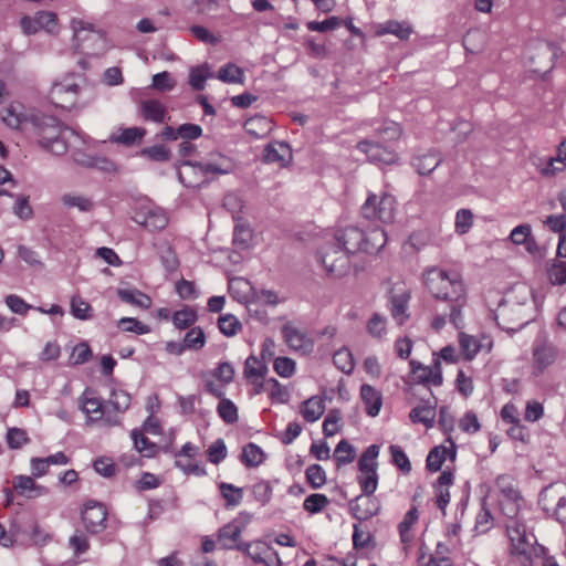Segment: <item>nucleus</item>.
<instances>
[{"label": "nucleus", "instance_id": "9d476101", "mask_svg": "<svg viewBox=\"0 0 566 566\" xmlns=\"http://www.w3.org/2000/svg\"><path fill=\"white\" fill-rule=\"evenodd\" d=\"M539 504L557 521L566 523V485L552 484L545 488L539 495Z\"/></svg>", "mask_w": 566, "mask_h": 566}, {"label": "nucleus", "instance_id": "1a4fd4ad", "mask_svg": "<svg viewBox=\"0 0 566 566\" xmlns=\"http://www.w3.org/2000/svg\"><path fill=\"white\" fill-rule=\"evenodd\" d=\"M361 213L369 220L391 222L395 217V198L386 193L380 197L370 195L361 207Z\"/></svg>", "mask_w": 566, "mask_h": 566}, {"label": "nucleus", "instance_id": "864d4df0", "mask_svg": "<svg viewBox=\"0 0 566 566\" xmlns=\"http://www.w3.org/2000/svg\"><path fill=\"white\" fill-rule=\"evenodd\" d=\"M363 495H373L378 485L377 471L360 472L357 478Z\"/></svg>", "mask_w": 566, "mask_h": 566}, {"label": "nucleus", "instance_id": "a211bd4d", "mask_svg": "<svg viewBox=\"0 0 566 566\" xmlns=\"http://www.w3.org/2000/svg\"><path fill=\"white\" fill-rule=\"evenodd\" d=\"M129 394L122 389H114L109 399L105 402L106 416L104 418V423L108 427L120 424V420L117 417H113L111 411L116 413L124 412L129 408Z\"/></svg>", "mask_w": 566, "mask_h": 566}, {"label": "nucleus", "instance_id": "338daca9", "mask_svg": "<svg viewBox=\"0 0 566 566\" xmlns=\"http://www.w3.org/2000/svg\"><path fill=\"white\" fill-rule=\"evenodd\" d=\"M389 450L392 463L397 465L403 473H409L411 471V463L402 448L396 444H391Z\"/></svg>", "mask_w": 566, "mask_h": 566}, {"label": "nucleus", "instance_id": "7c9ffc66", "mask_svg": "<svg viewBox=\"0 0 566 566\" xmlns=\"http://www.w3.org/2000/svg\"><path fill=\"white\" fill-rule=\"evenodd\" d=\"M325 411L324 398L312 396L301 405L300 412L307 422L317 421Z\"/></svg>", "mask_w": 566, "mask_h": 566}, {"label": "nucleus", "instance_id": "20e7f679", "mask_svg": "<svg viewBox=\"0 0 566 566\" xmlns=\"http://www.w3.org/2000/svg\"><path fill=\"white\" fill-rule=\"evenodd\" d=\"M333 240L350 255L357 252L374 254L386 245L387 233L381 228H373L365 232L358 227L350 226L338 229Z\"/></svg>", "mask_w": 566, "mask_h": 566}, {"label": "nucleus", "instance_id": "ddd939ff", "mask_svg": "<svg viewBox=\"0 0 566 566\" xmlns=\"http://www.w3.org/2000/svg\"><path fill=\"white\" fill-rule=\"evenodd\" d=\"M282 335L287 346L295 353L307 356L314 350V339L305 329L297 328L292 323L282 327Z\"/></svg>", "mask_w": 566, "mask_h": 566}, {"label": "nucleus", "instance_id": "052dcab7", "mask_svg": "<svg viewBox=\"0 0 566 566\" xmlns=\"http://www.w3.org/2000/svg\"><path fill=\"white\" fill-rule=\"evenodd\" d=\"M306 481L313 489H319L326 483V473L322 465L312 464L306 469Z\"/></svg>", "mask_w": 566, "mask_h": 566}, {"label": "nucleus", "instance_id": "c85d7f7f", "mask_svg": "<svg viewBox=\"0 0 566 566\" xmlns=\"http://www.w3.org/2000/svg\"><path fill=\"white\" fill-rule=\"evenodd\" d=\"M140 114L145 120L164 123L167 108L158 99H145L140 103Z\"/></svg>", "mask_w": 566, "mask_h": 566}, {"label": "nucleus", "instance_id": "39448f33", "mask_svg": "<svg viewBox=\"0 0 566 566\" xmlns=\"http://www.w3.org/2000/svg\"><path fill=\"white\" fill-rule=\"evenodd\" d=\"M184 170L178 171L179 181L187 188H200L210 181V175H223L228 169L212 163L184 160L180 164Z\"/></svg>", "mask_w": 566, "mask_h": 566}, {"label": "nucleus", "instance_id": "f8f14e48", "mask_svg": "<svg viewBox=\"0 0 566 566\" xmlns=\"http://www.w3.org/2000/svg\"><path fill=\"white\" fill-rule=\"evenodd\" d=\"M107 507L97 501L85 502L81 512L84 528L90 535L101 534L107 527Z\"/></svg>", "mask_w": 566, "mask_h": 566}, {"label": "nucleus", "instance_id": "0e129e2a", "mask_svg": "<svg viewBox=\"0 0 566 566\" xmlns=\"http://www.w3.org/2000/svg\"><path fill=\"white\" fill-rule=\"evenodd\" d=\"M412 29L407 23H400L398 21H387L382 25L381 33H389L398 36L401 40H406L410 36Z\"/></svg>", "mask_w": 566, "mask_h": 566}, {"label": "nucleus", "instance_id": "e433bc0d", "mask_svg": "<svg viewBox=\"0 0 566 566\" xmlns=\"http://www.w3.org/2000/svg\"><path fill=\"white\" fill-rule=\"evenodd\" d=\"M268 367L264 364H259L258 367L250 366V386L254 394H261L271 388L268 379H264Z\"/></svg>", "mask_w": 566, "mask_h": 566}, {"label": "nucleus", "instance_id": "4d7b16f0", "mask_svg": "<svg viewBox=\"0 0 566 566\" xmlns=\"http://www.w3.org/2000/svg\"><path fill=\"white\" fill-rule=\"evenodd\" d=\"M277 294L270 290H262L260 292L250 287V304L258 303L261 305L275 306L280 303Z\"/></svg>", "mask_w": 566, "mask_h": 566}, {"label": "nucleus", "instance_id": "7ed1b4c3", "mask_svg": "<svg viewBox=\"0 0 566 566\" xmlns=\"http://www.w3.org/2000/svg\"><path fill=\"white\" fill-rule=\"evenodd\" d=\"M31 125V133L38 138L39 145L54 155H64L67 144L61 135L70 129L57 117L44 113L32 114L24 118Z\"/></svg>", "mask_w": 566, "mask_h": 566}, {"label": "nucleus", "instance_id": "e2e57ef3", "mask_svg": "<svg viewBox=\"0 0 566 566\" xmlns=\"http://www.w3.org/2000/svg\"><path fill=\"white\" fill-rule=\"evenodd\" d=\"M93 356L92 349L87 343L83 342L74 346L71 356L70 364L73 366L82 365L87 363Z\"/></svg>", "mask_w": 566, "mask_h": 566}, {"label": "nucleus", "instance_id": "393cba45", "mask_svg": "<svg viewBox=\"0 0 566 566\" xmlns=\"http://www.w3.org/2000/svg\"><path fill=\"white\" fill-rule=\"evenodd\" d=\"M360 398L368 416L376 417L379 415L382 407V395L378 389L371 385L364 384L360 386Z\"/></svg>", "mask_w": 566, "mask_h": 566}, {"label": "nucleus", "instance_id": "f03ea898", "mask_svg": "<svg viewBox=\"0 0 566 566\" xmlns=\"http://www.w3.org/2000/svg\"><path fill=\"white\" fill-rule=\"evenodd\" d=\"M495 485L500 492L499 503L501 511L509 518L506 522V533L511 542V553L521 558L523 566H533L534 557H539V553H544V547L534 546V535L527 533L525 525L517 520L518 512L524 502L523 497L510 475H499L495 480Z\"/></svg>", "mask_w": 566, "mask_h": 566}, {"label": "nucleus", "instance_id": "69168bd1", "mask_svg": "<svg viewBox=\"0 0 566 566\" xmlns=\"http://www.w3.org/2000/svg\"><path fill=\"white\" fill-rule=\"evenodd\" d=\"M218 327L223 335L230 337L235 335L238 329L241 328V323L235 316L226 314L219 317Z\"/></svg>", "mask_w": 566, "mask_h": 566}, {"label": "nucleus", "instance_id": "de8ad7c7", "mask_svg": "<svg viewBox=\"0 0 566 566\" xmlns=\"http://www.w3.org/2000/svg\"><path fill=\"white\" fill-rule=\"evenodd\" d=\"M212 73L208 64L191 69L189 74V84L195 91H201L205 88L207 78L211 77Z\"/></svg>", "mask_w": 566, "mask_h": 566}, {"label": "nucleus", "instance_id": "13d9d810", "mask_svg": "<svg viewBox=\"0 0 566 566\" xmlns=\"http://www.w3.org/2000/svg\"><path fill=\"white\" fill-rule=\"evenodd\" d=\"M547 275L553 285L566 284V261L555 260L548 268Z\"/></svg>", "mask_w": 566, "mask_h": 566}, {"label": "nucleus", "instance_id": "58836bf2", "mask_svg": "<svg viewBox=\"0 0 566 566\" xmlns=\"http://www.w3.org/2000/svg\"><path fill=\"white\" fill-rule=\"evenodd\" d=\"M379 455V447L377 444L369 446L358 460V470L359 472H368L369 470L377 471L378 462L377 458Z\"/></svg>", "mask_w": 566, "mask_h": 566}, {"label": "nucleus", "instance_id": "37998d69", "mask_svg": "<svg viewBox=\"0 0 566 566\" xmlns=\"http://www.w3.org/2000/svg\"><path fill=\"white\" fill-rule=\"evenodd\" d=\"M61 201L66 208H77L82 212H88L94 209L93 200L85 196L65 193L62 196Z\"/></svg>", "mask_w": 566, "mask_h": 566}, {"label": "nucleus", "instance_id": "bb28decb", "mask_svg": "<svg viewBox=\"0 0 566 566\" xmlns=\"http://www.w3.org/2000/svg\"><path fill=\"white\" fill-rule=\"evenodd\" d=\"M409 418L413 423H422L427 429L434 426L436 405L430 401L418 405L409 412Z\"/></svg>", "mask_w": 566, "mask_h": 566}, {"label": "nucleus", "instance_id": "603ef678", "mask_svg": "<svg viewBox=\"0 0 566 566\" xmlns=\"http://www.w3.org/2000/svg\"><path fill=\"white\" fill-rule=\"evenodd\" d=\"M329 504V500L325 494L313 493L305 497L303 507L311 514L322 512Z\"/></svg>", "mask_w": 566, "mask_h": 566}, {"label": "nucleus", "instance_id": "473e14b6", "mask_svg": "<svg viewBox=\"0 0 566 566\" xmlns=\"http://www.w3.org/2000/svg\"><path fill=\"white\" fill-rule=\"evenodd\" d=\"M130 437L134 442V448L144 457L154 458L157 455L159 447L155 442H151L147 437H145L143 430L133 429Z\"/></svg>", "mask_w": 566, "mask_h": 566}, {"label": "nucleus", "instance_id": "6e6552de", "mask_svg": "<svg viewBox=\"0 0 566 566\" xmlns=\"http://www.w3.org/2000/svg\"><path fill=\"white\" fill-rule=\"evenodd\" d=\"M557 346L546 337H536L532 347V374L536 377L544 374L558 359Z\"/></svg>", "mask_w": 566, "mask_h": 566}, {"label": "nucleus", "instance_id": "a878e982", "mask_svg": "<svg viewBox=\"0 0 566 566\" xmlns=\"http://www.w3.org/2000/svg\"><path fill=\"white\" fill-rule=\"evenodd\" d=\"M451 447H434L427 455L426 467L431 472H437L441 469L443 462L449 455L451 459L455 458V444L451 438L447 439Z\"/></svg>", "mask_w": 566, "mask_h": 566}, {"label": "nucleus", "instance_id": "dca6fc26", "mask_svg": "<svg viewBox=\"0 0 566 566\" xmlns=\"http://www.w3.org/2000/svg\"><path fill=\"white\" fill-rule=\"evenodd\" d=\"M80 86L75 83H55L50 91V101L55 107L71 111L77 104Z\"/></svg>", "mask_w": 566, "mask_h": 566}, {"label": "nucleus", "instance_id": "2eb2a0df", "mask_svg": "<svg viewBox=\"0 0 566 566\" xmlns=\"http://www.w3.org/2000/svg\"><path fill=\"white\" fill-rule=\"evenodd\" d=\"M357 149L366 154L368 160L374 164L392 165L398 160L396 151L381 145L379 142L361 140L357 144Z\"/></svg>", "mask_w": 566, "mask_h": 566}, {"label": "nucleus", "instance_id": "f3484780", "mask_svg": "<svg viewBox=\"0 0 566 566\" xmlns=\"http://www.w3.org/2000/svg\"><path fill=\"white\" fill-rule=\"evenodd\" d=\"M349 511L358 521H367L379 513L380 503L375 496L361 493L349 502Z\"/></svg>", "mask_w": 566, "mask_h": 566}, {"label": "nucleus", "instance_id": "a18cd8bd", "mask_svg": "<svg viewBox=\"0 0 566 566\" xmlns=\"http://www.w3.org/2000/svg\"><path fill=\"white\" fill-rule=\"evenodd\" d=\"M272 128V122L268 117L261 115L250 116V136L264 137Z\"/></svg>", "mask_w": 566, "mask_h": 566}, {"label": "nucleus", "instance_id": "423d86ee", "mask_svg": "<svg viewBox=\"0 0 566 566\" xmlns=\"http://www.w3.org/2000/svg\"><path fill=\"white\" fill-rule=\"evenodd\" d=\"M318 259L326 273L333 277H344L350 271V254L334 240L319 249Z\"/></svg>", "mask_w": 566, "mask_h": 566}, {"label": "nucleus", "instance_id": "680f3d73", "mask_svg": "<svg viewBox=\"0 0 566 566\" xmlns=\"http://www.w3.org/2000/svg\"><path fill=\"white\" fill-rule=\"evenodd\" d=\"M118 327L124 332H132L137 335H144L150 332V327L135 317H122L118 321Z\"/></svg>", "mask_w": 566, "mask_h": 566}, {"label": "nucleus", "instance_id": "f704fd0d", "mask_svg": "<svg viewBox=\"0 0 566 566\" xmlns=\"http://www.w3.org/2000/svg\"><path fill=\"white\" fill-rule=\"evenodd\" d=\"M117 295L123 302L144 310L151 306V298L137 289H118Z\"/></svg>", "mask_w": 566, "mask_h": 566}, {"label": "nucleus", "instance_id": "5fc2aeb1", "mask_svg": "<svg viewBox=\"0 0 566 566\" xmlns=\"http://www.w3.org/2000/svg\"><path fill=\"white\" fill-rule=\"evenodd\" d=\"M219 399H220V401H219V405L217 408L219 417L226 423L237 422L238 409H237L235 405L231 400L224 398V396Z\"/></svg>", "mask_w": 566, "mask_h": 566}, {"label": "nucleus", "instance_id": "8fccbe9b", "mask_svg": "<svg viewBox=\"0 0 566 566\" xmlns=\"http://www.w3.org/2000/svg\"><path fill=\"white\" fill-rule=\"evenodd\" d=\"M8 448L17 450L30 442V438L25 430L17 427L9 428L6 434Z\"/></svg>", "mask_w": 566, "mask_h": 566}, {"label": "nucleus", "instance_id": "bf43d9fd", "mask_svg": "<svg viewBox=\"0 0 566 566\" xmlns=\"http://www.w3.org/2000/svg\"><path fill=\"white\" fill-rule=\"evenodd\" d=\"M342 412L338 409H331L323 422V433L325 437H333L339 431Z\"/></svg>", "mask_w": 566, "mask_h": 566}, {"label": "nucleus", "instance_id": "2f4dec72", "mask_svg": "<svg viewBox=\"0 0 566 566\" xmlns=\"http://www.w3.org/2000/svg\"><path fill=\"white\" fill-rule=\"evenodd\" d=\"M258 548L260 547V552H255L253 554L250 553V558L252 560L253 566H281V559L276 551L272 547L259 543Z\"/></svg>", "mask_w": 566, "mask_h": 566}, {"label": "nucleus", "instance_id": "a19ab883", "mask_svg": "<svg viewBox=\"0 0 566 566\" xmlns=\"http://www.w3.org/2000/svg\"><path fill=\"white\" fill-rule=\"evenodd\" d=\"M172 323L178 329L189 328L198 319L197 312L190 307L176 311L171 316Z\"/></svg>", "mask_w": 566, "mask_h": 566}, {"label": "nucleus", "instance_id": "9b49d317", "mask_svg": "<svg viewBox=\"0 0 566 566\" xmlns=\"http://www.w3.org/2000/svg\"><path fill=\"white\" fill-rule=\"evenodd\" d=\"M233 378L234 368L228 361L220 363L213 370L202 374L206 390L217 398L224 396V388Z\"/></svg>", "mask_w": 566, "mask_h": 566}, {"label": "nucleus", "instance_id": "6e6d98bb", "mask_svg": "<svg viewBox=\"0 0 566 566\" xmlns=\"http://www.w3.org/2000/svg\"><path fill=\"white\" fill-rule=\"evenodd\" d=\"M222 497L226 500L227 506H237L243 499V489L235 488L230 483L222 482L220 484Z\"/></svg>", "mask_w": 566, "mask_h": 566}, {"label": "nucleus", "instance_id": "f257e3e1", "mask_svg": "<svg viewBox=\"0 0 566 566\" xmlns=\"http://www.w3.org/2000/svg\"><path fill=\"white\" fill-rule=\"evenodd\" d=\"M422 282L427 292L437 301L431 327L442 329L449 321L455 328L463 325L462 311L468 304V293L461 275L440 266L423 270Z\"/></svg>", "mask_w": 566, "mask_h": 566}, {"label": "nucleus", "instance_id": "c756f323", "mask_svg": "<svg viewBox=\"0 0 566 566\" xmlns=\"http://www.w3.org/2000/svg\"><path fill=\"white\" fill-rule=\"evenodd\" d=\"M146 133H147V130L143 127L119 128L117 134H113L109 137V140L112 143H116V144L129 147L135 144L142 143Z\"/></svg>", "mask_w": 566, "mask_h": 566}, {"label": "nucleus", "instance_id": "c9c22d12", "mask_svg": "<svg viewBox=\"0 0 566 566\" xmlns=\"http://www.w3.org/2000/svg\"><path fill=\"white\" fill-rule=\"evenodd\" d=\"M419 518V513L417 507H411L403 516L402 521L398 525L400 539L403 544H409L413 535L411 533L412 526Z\"/></svg>", "mask_w": 566, "mask_h": 566}, {"label": "nucleus", "instance_id": "ea45409f", "mask_svg": "<svg viewBox=\"0 0 566 566\" xmlns=\"http://www.w3.org/2000/svg\"><path fill=\"white\" fill-rule=\"evenodd\" d=\"M71 313L72 315L81 321H87L93 317V308L88 302L82 298L80 295H74L71 298Z\"/></svg>", "mask_w": 566, "mask_h": 566}, {"label": "nucleus", "instance_id": "6ab92c4d", "mask_svg": "<svg viewBox=\"0 0 566 566\" xmlns=\"http://www.w3.org/2000/svg\"><path fill=\"white\" fill-rule=\"evenodd\" d=\"M409 365L418 384L433 386H440L442 384V374L439 360H436L433 366H424L412 359Z\"/></svg>", "mask_w": 566, "mask_h": 566}, {"label": "nucleus", "instance_id": "3c124183", "mask_svg": "<svg viewBox=\"0 0 566 566\" xmlns=\"http://www.w3.org/2000/svg\"><path fill=\"white\" fill-rule=\"evenodd\" d=\"M184 343L187 349H201L206 344V335L203 329L199 326L190 328L184 337Z\"/></svg>", "mask_w": 566, "mask_h": 566}, {"label": "nucleus", "instance_id": "0eeeda50", "mask_svg": "<svg viewBox=\"0 0 566 566\" xmlns=\"http://www.w3.org/2000/svg\"><path fill=\"white\" fill-rule=\"evenodd\" d=\"M248 526V515L241 513L239 516L223 525L217 535V542L223 549H237L248 553V544L242 541L241 534Z\"/></svg>", "mask_w": 566, "mask_h": 566}, {"label": "nucleus", "instance_id": "4468645a", "mask_svg": "<svg viewBox=\"0 0 566 566\" xmlns=\"http://www.w3.org/2000/svg\"><path fill=\"white\" fill-rule=\"evenodd\" d=\"M223 206L224 208L231 212L232 218L238 221V223L234 226L233 231V243L241 250L248 249L247 240L243 237L244 232L247 231L245 224L241 223L243 220V209L244 205L241 201V199L234 195L229 193L223 199Z\"/></svg>", "mask_w": 566, "mask_h": 566}, {"label": "nucleus", "instance_id": "412c9836", "mask_svg": "<svg viewBox=\"0 0 566 566\" xmlns=\"http://www.w3.org/2000/svg\"><path fill=\"white\" fill-rule=\"evenodd\" d=\"M93 390L86 389L81 397V409L87 416V422L103 420L106 416L105 402L97 397H92Z\"/></svg>", "mask_w": 566, "mask_h": 566}, {"label": "nucleus", "instance_id": "09e8293b", "mask_svg": "<svg viewBox=\"0 0 566 566\" xmlns=\"http://www.w3.org/2000/svg\"><path fill=\"white\" fill-rule=\"evenodd\" d=\"M218 78L224 83H242L244 72L233 63H228L219 69Z\"/></svg>", "mask_w": 566, "mask_h": 566}, {"label": "nucleus", "instance_id": "5701e85b", "mask_svg": "<svg viewBox=\"0 0 566 566\" xmlns=\"http://www.w3.org/2000/svg\"><path fill=\"white\" fill-rule=\"evenodd\" d=\"M483 339L486 340L485 344L474 336L465 333L459 334V345L465 360H472L482 349H485L486 353L491 352L492 340L486 337H483Z\"/></svg>", "mask_w": 566, "mask_h": 566}, {"label": "nucleus", "instance_id": "b1692460", "mask_svg": "<svg viewBox=\"0 0 566 566\" xmlns=\"http://www.w3.org/2000/svg\"><path fill=\"white\" fill-rule=\"evenodd\" d=\"M443 161L442 156L437 150H429L412 158V166L419 175L428 176L436 170Z\"/></svg>", "mask_w": 566, "mask_h": 566}, {"label": "nucleus", "instance_id": "aec40b11", "mask_svg": "<svg viewBox=\"0 0 566 566\" xmlns=\"http://www.w3.org/2000/svg\"><path fill=\"white\" fill-rule=\"evenodd\" d=\"M262 159L266 164L286 167L292 160V150L286 143H269L263 149Z\"/></svg>", "mask_w": 566, "mask_h": 566}, {"label": "nucleus", "instance_id": "79ce46f5", "mask_svg": "<svg viewBox=\"0 0 566 566\" xmlns=\"http://www.w3.org/2000/svg\"><path fill=\"white\" fill-rule=\"evenodd\" d=\"M334 459L338 468L352 463L355 459L354 447L346 440H340L334 450Z\"/></svg>", "mask_w": 566, "mask_h": 566}, {"label": "nucleus", "instance_id": "774afa93", "mask_svg": "<svg viewBox=\"0 0 566 566\" xmlns=\"http://www.w3.org/2000/svg\"><path fill=\"white\" fill-rule=\"evenodd\" d=\"M376 133L385 142L397 140L401 136V127L395 122H385Z\"/></svg>", "mask_w": 566, "mask_h": 566}, {"label": "nucleus", "instance_id": "c03bdc74", "mask_svg": "<svg viewBox=\"0 0 566 566\" xmlns=\"http://www.w3.org/2000/svg\"><path fill=\"white\" fill-rule=\"evenodd\" d=\"M333 363L337 369L346 375H350L355 367L353 354L347 348H342L335 352L333 355Z\"/></svg>", "mask_w": 566, "mask_h": 566}, {"label": "nucleus", "instance_id": "49530a36", "mask_svg": "<svg viewBox=\"0 0 566 566\" xmlns=\"http://www.w3.org/2000/svg\"><path fill=\"white\" fill-rule=\"evenodd\" d=\"M139 156L146 157L151 161L165 163L170 160L171 151L165 145H155L150 147H145L140 149L138 153Z\"/></svg>", "mask_w": 566, "mask_h": 566}, {"label": "nucleus", "instance_id": "cd10ccee", "mask_svg": "<svg viewBox=\"0 0 566 566\" xmlns=\"http://www.w3.org/2000/svg\"><path fill=\"white\" fill-rule=\"evenodd\" d=\"M12 483L20 495H28L29 497L43 495L48 491L45 486L36 484L34 479L29 475H17Z\"/></svg>", "mask_w": 566, "mask_h": 566}, {"label": "nucleus", "instance_id": "72a5a7b5", "mask_svg": "<svg viewBox=\"0 0 566 566\" xmlns=\"http://www.w3.org/2000/svg\"><path fill=\"white\" fill-rule=\"evenodd\" d=\"M409 300L410 294L406 291L399 294H392L390 296V312L398 324H403L405 321L409 317L407 314Z\"/></svg>", "mask_w": 566, "mask_h": 566}, {"label": "nucleus", "instance_id": "4c0bfd02", "mask_svg": "<svg viewBox=\"0 0 566 566\" xmlns=\"http://www.w3.org/2000/svg\"><path fill=\"white\" fill-rule=\"evenodd\" d=\"M158 253L160 262L167 272L172 273L178 270L179 260L171 244L167 242L160 244Z\"/></svg>", "mask_w": 566, "mask_h": 566}, {"label": "nucleus", "instance_id": "4be33fe9", "mask_svg": "<svg viewBox=\"0 0 566 566\" xmlns=\"http://www.w3.org/2000/svg\"><path fill=\"white\" fill-rule=\"evenodd\" d=\"M134 220L149 231H159L167 227L168 218L160 209L140 210Z\"/></svg>", "mask_w": 566, "mask_h": 566}]
</instances>
